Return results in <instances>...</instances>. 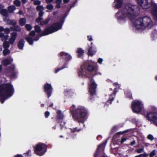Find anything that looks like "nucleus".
<instances>
[{"label":"nucleus","instance_id":"obj_35","mask_svg":"<svg viewBox=\"0 0 157 157\" xmlns=\"http://www.w3.org/2000/svg\"><path fill=\"white\" fill-rule=\"evenodd\" d=\"M36 10L37 11H42L44 10V8L43 6H38L36 7Z\"/></svg>","mask_w":157,"mask_h":157},{"label":"nucleus","instance_id":"obj_23","mask_svg":"<svg viewBox=\"0 0 157 157\" xmlns=\"http://www.w3.org/2000/svg\"><path fill=\"white\" fill-rule=\"evenodd\" d=\"M16 9V7L13 5H11L8 7V10L10 13H11Z\"/></svg>","mask_w":157,"mask_h":157},{"label":"nucleus","instance_id":"obj_37","mask_svg":"<svg viewBox=\"0 0 157 157\" xmlns=\"http://www.w3.org/2000/svg\"><path fill=\"white\" fill-rule=\"evenodd\" d=\"M94 69V68L93 66L91 65H89L87 68V71L89 72L92 71Z\"/></svg>","mask_w":157,"mask_h":157},{"label":"nucleus","instance_id":"obj_24","mask_svg":"<svg viewBox=\"0 0 157 157\" xmlns=\"http://www.w3.org/2000/svg\"><path fill=\"white\" fill-rule=\"evenodd\" d=\"M19 22L20 25L23 26L26 22V19L25 18H21L19 20Z\"/></svg>","mask_w":157,"mask_h":157},{"label":"nucleus","instance_id":"obj_32","mask_svg":"<svg viewBox=\"0 0 157 157\" xmlns=\"http://www.w3.org/2000/svg\"><path fill=\"white\" fill-rule=\"evenodd\" d=\"M57 113L58 114V116L57 117V118L58 119H62L63 118V115L61 113V111H58Z\"/></svg>","mask_w":157,"mask_h":157},{"label":"nucleus","instance_id":"obj_8","mask_svg":"<svg viewBox=\"0 0 157 157\" xmlns=\"http://www.w3.org/2000/svg\"><path fill=\"white\" fill-rule=\"evenodd\" d=\"M132 108L134 112L138 113L143 109L142 103L138 100H135L132 102Z\"/></svg>","mask_w":157,"mask_h":157},{"label":"nucleus","instance_id":"obj_17","mask_svg":"<svg viewBox=\"0 0 157 157\" xmlns=\"http://www.w3.org/2000/svg\"><path fill=\"white\" fill-rule=\"evenodd\" d=\"M59 56L67 60H69L71 58V57L70 55L63 52H60L59 54Z\"/></svg>","mask_w":157,"mask_h":157},{"label":"nucleus","instance_id":"obj_10","mask_svg":"<svg viewBox=\"0 0 157 157\" xmlns=\"http://www.w3.org/2000/svg\"><path fill=\"white\" fill-rule=\"evenodd\" d=\"M85 64H83L81 67V69L78 72V75L80 76H85L86 77H90V72H89L86 69Z\"/></svg>","mask_w":157,"mask_h":157},{"label":"nucleus","instance_id":"obj_16","mask_svg":"<svg viewBox=\"0 0 157 157\" xmlns=\"http://www.w3.org/2000/svg\"><path fill=\"white\" fill-rule=\"evenodd\" d=\"M123 0H115L113 6L116 8H120L122 6Z\"/></svg>","mask_w":157,"mask_h":157},{"label":"nucleus","instance_id":"obj_12","mask_svg":"<svg viewBox=\"0 0 157 157\" xmlns=\"http://www.w3.org/2000/svg\"><path fill=\"white\" fill-rule=\"evenodd\" d=\"M15 66L13 65H12L9 68H7L5 71L6 74L11 76V78H13L15 77L16 75V72L15 71Z\"/></svg>","mask_w":157,"mask_h":157},{"label":"nucleus","instance_id":"obj_21","mask_svg":"<svg viewBox=\"0 0 157 157\" xmlns=\"http://www.w3.org/2000/svg\"><path fill=\"white\" fill-rule=\"evenodd\" d=\"M81 130V128H74L72 129L69 128L68 131L71 132L70 134H73L76 132H78Z\"/></svg>","mask_w":157,"mask_h":157},{"label":"nucleus","instance_id":"obj_30","mask_svg":"<svg viewBox=\"0 0 157 157\" xmlns=\"http://www.w3.org/2000/svg\"><path fill=\"white\" fill-rule=\"evenodd\" d=\"M131 129H128L127 130H125V131H122V132H117V135H124L125 133L128 132L129 131H130Z\"/></svg>","mask_w":157,"mask_h":157},{"label":"nucleus","instance_id":"obj_54","mask_svg":"<svg viewBox=\"0 0 157 157\" xmlns=\"http://www.w3.org/2000/svg\"><path fill=\"white\" fill-rule=\"evenodd\" d=\"M49 20L50 19L49 18H47L45 21H44V22L45 24L46 25L48 23Z\"/></svg>","mask_w":157,"mask_h":157},{"label":"nucleus","instance_id":"obj_25","mask_svg":"<svg viewBox=\"0 0 157 157\" xmlns=\"http://www.w3.org/2000/svg\"><path fill=\"white\" fill-rule=\"evenodd\" d=\"M77 52L78 54V57H80L84 53V51L82 48H78V49Z\"/></svg>","mask_w":157,"mask_h":157},{"label":"nucleus","instance_id":"obj_13","mask_svg":"<svg viewBox=\"0 0 157 157\" xmlns=\"http://www.w3.org/2000/svg\"><path fill=\"white\" fill-rule=\"evenodd\" d=\"M44 88L45 92L48 95V98H49L52 93V88L51 85L50 84L47 83L44 85Z\"/></svg>","mask_w":157,"mask_h":157},{"label":"nucleus","instance_id":"obj_46","mask_svg":"<svg viewBox=\"0 0 157 157\" xmlns=\"http://www.w3.org/2000/svg\"><path fill=\"white\" fill-rule=\"evenodd\" d=\"M41 2L40 1L37 0L34 2V4L35 5H39L40 4Z\"/></svg>","mask_w":157,"mask_h":157},{"label":"nucleus","instance_id":"obj_5","mask_svg":"<svg viewBox=\"0 0 157 157\" xmlns=\"http://www.w3.org/2000/svg\"><path fill=\"white\" fill-rule=\"evenodd\" d=\"M62 25L60 23H56L50 27L46 29L43 32L42 34H41V29L40 27L38 25H36L34 28L36 32L38 33V34L42 36L48 35L52 33L61 29Z\"/></svg>","mask_w":157,"mask_h":157},{"label":"nucleus","instance_id":"obj_55","mask_svg":"<svg viewBox=\"0 0 157 157\" xmlns=\"http://www.w3.org/2000/svg\"><path fill=\"white\" fill-rule=\"evenodd\" d=\"M62 2V0H56V4H61Z\"/></svg>","mask_w":157,"mask_h":157},{"label":"nucleus","instance_id":"obj_41","mask_svg":"<svg viewBox=\"0 0 157 157\" xmlns=\"http://www.w3.org/2000/svg\"><path fill=\"white\" fill-rule=\"evenodd\" d=\"M25 28L28 31H30L32 29V26L29 24H26L25 25Z\"/></svg>","mask_w":157,"mask_h":157},{"label":"nucleus","instance_id":"obj_62","mask_svg":"<svg viewBox=\"0 0 157 157\" xmlns=\"http://www.w3.org/2000/svg\"><path fill=\"white\" fill-rule=\"evenodd\" d=\"M40 24L41 25H46L45 24L44 22V21H40Z\"/></svg>","mask_w":157,"mask_h":157},{"label":"nucleus","instance_id":"obj_34","mask_svg":"<svg viewBox=\"0 0 157 157\" xmlns=\"http://www.w3.org/2000/svg\"><path fill=\"white\" fill-rule=\"evenodd\" d=\"M156 154V151L155 150H153L150 153L149 157H153Z\"/></svg>","mask_w":157,"mask_h":157},{"label":"nucleus","instance_id":"obj_56","mask_svg":"<svg viewBox=\"0 0 157 157\" xmlns=\"http://www.w3.org/2000/svg\"><path fill=\"white\" fill-rule=\"evenodd\" d=\"M53 0H45L46 2L48 4L51 3Z\"/></svg>","mask_w":157,"mask_h":157},{"label":"nucleus","instance_id":"obj_47","mask_svg":"<svg viewBox=\"0 0 157 157\" xmlns=\"http://www.w3.org/2000/svg\"><path fill=\"white\" fill-rule=\"evenodd\" d=\"M4 33L6 34H8L10 32V29L8 28L4 29Z\"/></svg>","mask_w":157,"mask_h":157},{"label":"nucleus","instance_id":"obj_43","mask_svg":"<svg viewBox=\"0 0 157 157\" xmlns=\"http://www.w3.org/2000/svg\"><path fill=\"white\" fill-rule=\"evenodd\" d=\"M139 157H147L148 154L147 153L141 154L138 155Z\"/></svg>","mask_w":157,"mask_h":157},{"label":"nucleus","instance_id":"obj_52","mask_svg":"<svg viewBox=\"0 0 157 157\" xmlns=\"http://www.w3.org/2000/svg\"><path fill=\"white\" fill-rule=\"evenodd\" d=\"M103 61V59L102 58H100L98 59V62L100 64H101Z\"/></svg>","mask_w":157,"mask_h":157},{"label":"nucleus","instance_id":"obj_7","mask_svg":"<svg viewBox=\"0 0 157 157\" xmlns=\"http://www.w3.org/2000/svg\"><path fill=\"white\" fill-rule=\"evenodd\" d=\"M47 146L45 144L39 143L34 147V150L37 155L41 156L44 155L47 151Z\"/></svg>","mask_w":157,"mask_h":157},{"label":"nucleus","instance_id":"obj_51","mask_svg":"<svg viewBox=\"0 0 157 157\" xmlns=\"http://www.w3.org/2000/svg\"><path fill=\"white\" fill-rule=\"evenodd\" d=\"M35 33L34 31H32L29 33V35L31 36H33L35 35Z\"/></svg>","mask_w":157,"mask_h":157},{"label":"nucleus","instance_id":"obj_22","mask_svg":"<svg viewBox=\"0 0 157 157\" xmlns=\"http://www.w3.org/2000/svg\"><path fill=\"white\" fill-rule=\"evenodd\" d=\"M25 41L23 39L20 40L18 43V48L20 49H22L24 46Z\"/></svg>","mask_w":157,"mask_h":157},{"label":"nucleus","instance_id":"obj_38","mask_svg":"<svg viewBox=\"0 0 157 157\" xmlns=\"http://www.w3.org/2000/svg\"><path fill=\"white\" fill-rule=\"evenodd\" d=\"M53 6L51 4H48L46 6V8L48 10H53Z\"/></svg>","mask_w":157,"mask_h":157},{"label":"nucleus","instance_id":"obj_50","mask_svg":"<svg viewBox=\"0 0 157 157\" xmlns=\"http://www.w3.org/2000/svg\"><path fill=\"white\" fill-rule=\"evenodd\" d=\"M44 115L45 117L47 118L50 115V113L49 112L46 111Z\"/></svg>","mask_w":157,"mask_h":157},{"label":"nucleus","instance_id":"obj_2","mask_svg":"<svg viewBox=\"0 0 157 157\" xmlns=\"http://www.w3.org/2000/svg\"><path fill=\"white\" fill-rule=\"evenodd\" d=\"M133 25L138 30H144L146 28L150 29L154 25L153 22L151 18L145 16L139 18L135 21Z\"/></svg>","mask_w":157,"mask_h":157},{"label":"nucleus","instance_id":"obj_40","mask_svg":"<svg viewBox=\"0 0 157 157\" xmlns=\"http://www.w3.org/2000/svg\"><path fill=\"white\" fill-rule=\"evenodd\" d=\"M151 36L153 38H157V32L156 31H154L152 33Z\"/></svg>","mask_w":157,"mask_h":157},{"label":"nucleus","instance_id":"obj_57","mask_svg":"<svg viewBox=\"0 0 157 157\" xmlns=\"http://www.w3.org/2000/svg\"><path fill=\"white\" fill-rule=\"evenodd\" d=\"M88 39L89 41H91L92 40V37L91 36H87Z\"/></svg>","mask_w":157,"mask_h":157},{"label":"nucleus","instance_id":"obj_15","mask_svg":"<svg viewBox=\"0 0 157 157\" xmlns=\"http://www.w3.org/2000/svg\"><path fill=\"white\" fill-rule=\"evenodd\" d=\"M13 61L12 58L10 57L3 60L2 62V64L3 65L6 66L12 63Z\"/></svg>","mask_w":157,"mask_h":157},{"label":"nucleus","instance_id":"obj_9","mask_svg":"<svg viewBox=\"0 0 157 157\" xmlns=\"http://www.w3.org/2000/svg\"><path fill=\"white\" fill-rule=\"evenodd\" d=\"M146 117L148 121L157 126V113L149 112L147 114Z\"/></svg>","mask_w":157,"mask_h":157},{"label":"nucleus","instance_id":"obj_29","mask_svg":"<svg viewBox=\"0 0 157 157\" xmlns=\"http://www.w3.org/2000/svg\"><path fill=\"white\" fill-rule=\"evenodd\" d=\"M1 13L3 16H6L8 15L7 11L6 9H2L1 10Z\"/></svg>","mask_w":157,"mask_h":157},{"label":"nucleus","instance_id":"obj_58","mask_svg":"<svg viewBox=\"0 0 157 157\" xmlns=\"http://www.w3.org/2000/svg\"><path fill=\"white\" fill-rule=\"evenodd\" d=\"M14 157H23L22 155L21 154H17Z\"/></svg>","mask_w":157,"mask_h":157},{"label":"nucleus","instance_id":"obj_18","mask_svg":"<svg viewBox=\"0 0 157 157\" xmlns=\"http://www.w3.org/2000/svg\"><path fill=\"white\" fill-rule=\"evenodd\" d=\"M116 94V93L115 92H114L113 94L110 95L109 99L107 101L105 105H106L107 104L109 103L110 104H111L112 102L113 101L114 99Z\"/></svg>","mask_w":157,"mask_h":157},{"label":"nucleus","instance_id":"obj_27","mask_svg":"<svg viewBox=\"0 0 157 157\" xmlns=\"http://www.w3.org/2000/svg\"><path fill=\"white\" fill-rule=\"evenodd\" d=\"M26 39L29 44L31 45L33 44V39L31 37H27Z\"/></svg>","mask_w":157,"mask_h":157},{"label":"nucleus","instance_id":"obj_28","mask_svg":"<svg viewBox=\"0 0 157 157\" xmlns=\"http://www.w3.org/2000/svg\"><path fill=\"white\" fill-rule=\"evenodd\" d=\"M10 29H12L14 31H20L21 30L20 27L18 25H16L14 27H11Z\"/></svg>","mask_w":157,"mask_h":157},{"label":"nucleus","instance_id":"obj_6","mask_svg":"<svg viewBox=\"0 0 157 157\" xmlns=\"http://www.w3.org/2000/svg\"><path fill=\"white\" fill-rule=\"evenodd\" d=\"M138 3L142 8L147 9L151 6V13L153 14L154 20L157 21V5L152 2L151 4L148 0H137Z\"/></svg>","mask_w":157,"mask_h":157},{"label":"nucleus","instance_id":"obj_1","mask_svg":"<svg viewBox=\"0 0 157 157\" xmlns=\"http://www.w3.org/2000/svg\"><path fill=\"white\" fill-rule=\"evenodd\" d=\"M139 11L137 6L127 3L122 9L117 12L116 17L118 21L122 23L124 22L127 18L132 19L134 18L138 15Z\"/></svg>","mask_w":157,"mask_h":157},{"label":"nucleus","instance_id":"obj_39","mask_svg":"<svg viewBox=\"0 0 157 157\" xmlns=\"http://www.w3.org/2000/svg\"><path fill=\"white\" fill-rule=\"evenodd\" d=\"M9 37V36L8 35H6V36H4L1 39V40L3 41H6V40H7Z\"/></svg>","mask_w":157,"mask_h":157},{"label":"nucleus","instance_id":"obj_33","mask_svg":"<svg viewBox=\"0 0 157 157\" xmlns=\"http://www.w3.org/2000/svg\"><path fill=\"white\" fill-rule=\"evenodd\" d=\"M13 4L17 6H19L21 4V2L19 0H15L13 2Z\"/></svg>","mask_w":157,"mask_h":157},{"label":"nucleus","instance_id":"obj_36","mask_svg":"<svg viewBox=\"0 0 157 157\" xmlns=\"http://www.w3.org/2000/svg\"><path fill=\"white\" fill-rule=\"evenodd\" d=\"M10 51L7 49H5L3 51V54L4 55L6 56L10 53Z\"/></svg>","mask_w":157,"mask_h":157},{"label":"nucleus","instance_id":"obj_44","mask_svg":"<svg viewBox=\"0 0 157 157\" xmlns=\"http://www.w3.org/2000/svg\"><path fill=\"white\" fill-rule=\"evenodd\" d=\"M118 127L117 126H115L113 127L111 130L112 132H113L115 131L116 130H117L118 128Z\"/></svg>","mask_w":157,"mask_h":157},{"label":"nucleus","instance_id":"obj_19","mask_svg":"<svg viewBox=\"0 0 157 157\" xmlns=\"http://www.w3.org/2000/svg\"><path fill=\"white\" fill-rule=\"evenodd\" d=\"M102 145V144H100L98 146V148L96 151V152L94 155V157H98L99 154V151L100 150H101L103 152L104 151V149L101 148Z\"/></svg>","mask_w":157,"mask_h":157},{"label":"nucleus","instance_id":"obj_4","mask_svg":"<svg viewBox=\"0 0 157 157\" xmlns=\"http://www.w3.org/2000/svg\"><path fill=\"white\" fill-rule=\"evenodd\" d=\"M75 106L73 105L70 108V111L73 118L79 122H82L83 119L87 116L86 110L82 106H79L75 109Z\"/></svg>","mask_w":157,"mask_h":157},{"label":"nucleus","instance_id":"obj_14","mask_svg":"<svg viewBox=\"0 0 157 157\" xmlns=\"http://www.w3.org/2000/svg\"><path fill=\"white\" fill-rule=\"evenodd\" d=\"M11 37L9 40V43L12 44L15 41L17 36V33L16 32H13L10 34Z\"/></svg>","mask_w":157,"mask_h":157},{"label":"nucleus","instance_id":"obj_61","mask_svg":"<svg viewBox=\"0 0 157 157\" xmlns=\"http://www.w3.org/2000/svg\"><path fill=\"white\" fill-rule=\"evenodd\" d=\"M28 0H21V2L23 4H25L27 2Z\"/></svg>","mask_w":157,"mask_h":157},{"label":"nucleus","instance_id":"obj_48","mask_svg":"<svg viewBox=\"0 0 157 157\" xmlns=\"http://www.w3.org/2000/svg\"><path fill=\"white\" fill-rule=\"evenodd\" d=\"M144 150V149L143 148H141L138 149L136 150V151L139 153H141Z\"/></svg>","mask_w":157,"mask_h":157},{"label":"nucleus","instance_id":"obj_42","mask_svg":"<svg viewBox=\"0 0 157 157\" xmlns=\"http://www.w3.org/2000/svg\"><path fill=\"white\" fill-rule=\"evenodd\" d=\"M125 94L127 97H128L129 98H132V94L130 92H125Z\"/></svg>","mask_w":157,"mask_h":157},{"label":"nucleus","instance_id":"obj_63","mask_svg":"<svg viewBox=\"0 0 157 157\" xmlns=\"http://www.w3.org/2000/svg\"><path fill=\"white\" fill-rule=\"evenodd\" d=\"M4 28L2 26H0V32H2L4 31Z\"/></svg>","mask_w":157,"mask_h":157},{"label":"nucleus","instance_id":"obj_49","mask_svg":"<svg viewBox=\"0 0 157 157\" xmlns=\"http://www.w3.org/2000/svg\"><path fill=\"white\" fill-rule=\"evenodd\" d=\"M66 67H67L63 66L60 69H58L57 70H56L55 71V73H57L58 72V71H59L60 70H62L63 69H64V68H65Z\"/></svg>","mask_w":157,"mask_h":157},{"label":"nucleus","instance_id":"obj_64","mask_svg":"<svg viewBox=\"0 0 157 157\" xmlns=\"http://www.w3.org/2000/svg\"><path fill=\"white\" fill-rule=\"evenodd\" d=\"M4 36V33H0V38H2Z\"/></svg>","mask_w":157,"mask_h":157},{"label":"nucleus","instance_id":"obj_31","mask_svg":"<svg viewBox=\"0 0 157 157\" xmlns=\"http://www.w3.org/2000/svg\"><path fill=\"white\" fill-rule=\"evenodd\" d=\"M3 46L5 49H7L10 47L9 43L7 41H5L3 44Z\"/></svg>","mask_w":157,"mask_h":157},{"label":"nucleus","instance_id":"obj_26","mask_svg":"<svg viewBox=\"0 0 157 157\" xmlns=\"http://www.w3.org/2000/svg\"><path fill=\"white\" fill-rule=\"evenodd\" d=\"M31 151L30 150H29L23 154V157H31Z\"/></svg>","mask_w":157,"mask_h":157},{"label":"nucleus","instance_id":"obj_53","mask_svg":"<svg viewBox=\"0 0 157 157\" xmlns=\"http://www.w3.org/2000/svg\"><path fill=\"white\" fill-rule=\"evenodd\" d=\"M39 17H42L44 14V12L43 11H40L39 13Z\"/></svg>","mask_w":157,"mask_h":157},{"label":"nucleus","instance_id":"obj_3","mask_svg":"<svg viewBox=\"0 0 157 157\" xmlns=\"http://www.w3.org/2000/svg\"><path fill=\"white\" fill-rule=\"evenodd\" d=\"M14 90L12 85L10 84H4L0 85V101L4 102L5 100L12 96Z\"/></svg>","mask_w":157,"mask_h":157},{"label":"nucleus","instance_id":"obj_59","mask_svg":"<svg viewBox=\"0 0 157 157\" xmlns=\"http://www.w3.org/2000/svg\"><path fill=\"white\" fill-rule=\"evenodd\" d=\"M132 122L133 123H136L137 122L136 119H133L132 120Z\"/></svg>","mask_w":157,"mask_h":157},{"label":"nucleus","instance_id":"obj_20","mask_svg":"<svg viewBox=\"0 0 157 157\" xmlns=\"http://www.w3.org/2000/svg\"><path fill=\"white\" fill-rule=\"evenodd\" d=\"M96 49L92 47H91L89 49L88 51V54L89 55L92 56L93 55L95 54L96 50H95Z\"/></svg>","mask_w":157,"mask_h":157},{"label":"nucleus","instance_id":"obj_45","mask_svg":"<svg viewBox=\"0 0 157 157\" xmlns=\"http://www.w3.org/2000/svg\"><path fill=\"white\" fill-rule=\"evenodd\" d=\"M43 19V18L40 17H39L36 20V22L39 23L40 22V21Z\"/></svg>","mask_w":157,"mask_h":157},{"label":"nucleus","instance_id":"obj_11","mask_svg":"<svg viewBox=\"0 0 157 157\" xmlns=\"http://www.w3.org/2000/svg\"><path fill=\"white\" fill-rule=\"evenodd\" d=\"M97 85L94 80L91 78L90 80V85L89 86V92L91 95H93L95 93V89Z\"/></svg>","mask_w":157,"mask_h":157},{"label":"nucleus","instance_id":"obj_60","mask_svg":"<svg viewBox=\"0 0 157 157\" xmlns=\"http://www.w3.org/2000/svg\"><path fill=\"white\" fill-rule=\"evenodd\" d=\"M56 7L57 8H59L60 7L61 4H56Z\"/></svg>","mask_w":157,"mask_h":157}]
</instances>
